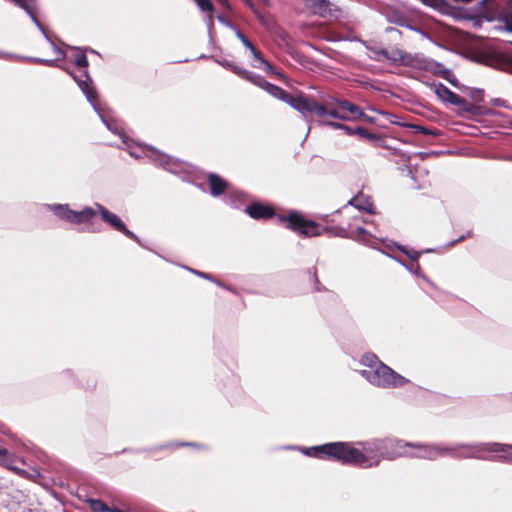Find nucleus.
I'll use <instances>...</instances> for the list:
<instances>
[{
	"label": "nucleus",
	"mask_w": 512,
	"mask_h": 512,
	"mask_svg": "<svg viewBox=\"0 0 512 512\" xmlns=\"http://www.w3.org/2000/svg\"><path fill=\"white\" fill-rule=\"evenodd\" d=\"M224 66L240 78L260 87L275 98L289 104L305 118L312 116L324 118L329 116L342 121L367 118L366 114L358 105L345 99L322 96L320 100H316L302 92L291 94L283 88L268 82L263 77L256 75L233 62H225Z\"/></svg>",
	"instance_id": "obj_1"
},
{
	"label": "nucleus",
	"mask_w": 512,
	"mask_h": 512,
	"mask_svg": "<svg viewBox=\"0 0 512 512\" xmlns=\"http://www.w3.org/2000/svg\"><path fill=\"white\" fill-rule=\"evenodd\" d=\"M362 445V450H359L348 442H332L306 448L303 453L316 458H332L343 464L373 467L381 459L392 460L403 456V448L409 444H402L401 440L374 439Z\"/></svg>",
	"instance_id": "obj_2"
},
{
	"label": "nucleus",
	"mask_w": 512,
	"mask_h": 512,
	"mask_svg": "<svg viewBox=\"0 0 512 512\" xmlns=\"http://www.w3.org/2000/svg\"><path fill=\"white\" fill-rule=\"evenodd\" d=\"M497 454V458L504 462H512V445L498 442L477 444L443 445V457L450 456L455 459L477 458L492 460L491 454Z\"/></svg>",
	"instance_id": "obj_3"
},
{
	"label": "nucleus",
	"mask_w": 512,
	"mask_h": 512,
	"mask_svg": "<svg viewBox=\"0 0 512 512\" xmlns=\"http://www.w3.org/2000/svg\"><path fill=\"white\" fill-rule=\"evenodd\" d=\"M297 236L300 237H316L320 235H328L330 237L350 238L363 245L377 248L380 239L369 233L362 226H287Z\"/></svg>",
	"instance_id": "obj_4"
},
{
	"label": "nucleus",
	"mask_w": 512,
	"mask_h": 512,
	"mask_svg": "<svg viewBox=\"0 0 512 512\" xmlns=\"http://www.w3.org/2000/svg\"><path fill=\"white\" fill-rule=\"evenodd\" d=\"M378 60L385 59L393 64H400L410 66L417 69L429 71L435 75H439L447 80L450 75V70L445 68L441 63L432 59L424 58L420 55H411L399 48L393 49H379L375 51Z\"/></svg>",
	"instance_id": "obj_5"
},
{
	"label": "nucleus",
	"mask_w": 512,
	"mask_h": 512,
	"mask_svg": "<svg viewBox=\"0 0 512 512\" xmlns=\"http://www.w3.org/2000/svg\"><path fill=\"white\" fill-rule=\"evenodd\" d=\"M361 363L366 369L361 371V375L371 384L379 387H399L408 380L393 369L379 361L378 357L372 353L363 355Z\"/></svg>",
	"instance_id": "obj_6"
},
{
	"label": "nucleus",
	"mask_w": 512,
	"mask_h": 512,
	"mask_svg": "<svg viewBox=\"0 0 512 512\" xmlns=\"http://www.w3.org/2000/svg\"><path fill=\"white\" fill-rule=\"evenodd\" d=\"M51 210L59 219L70 223L81 224L89 222L97 213H100L101 220L108 224H124L116 214L110 212L100 204H96L95 208L85 207L81 211L72 210L67 204H58L51 206Z\"/></svg>",
	"instance_id": "obj_7"
},
{
	"label": "nucleus",
	"mask_w": 512,
	"mask_h": 512,
	"mask_svg": "<svg viewBox=\"0 0 512 512\" xmlns=\"http://www.w3.org/2000/svg\"><path fill=\"white\" fill-rule=\"evenodd\" d=\"M245 211L255 220L268 221L276 218L277 221L286 222L288 224H317L312 220L304 219L303 215L298 211H278L274 206L261 202L251 203L245 208Z\"/></svg>",
	"instance_id": "obj_8"
},
{
	"label": "nucleus",
	"mask_w": 512,
	"mask_h": 512,
	"mask_svg": "<svg viewBox=\"0 0 512 512\" xmlns=\"http://www.w3.org/2000/svg\"><path fill=\"white\" fill-rule=\"evenodd\" d=\"M402 444H409L403 448L405 453L403 456L417 457L429 460H435L438 457H443V445L435 444H411L403 442Z\"/></svg>",
	"instance_id": "obj_9"
},
{
	"label": "nucleus",
	"mask_w": 512,
	"mask_h": 512,
	"mask_svg": "<svg viewBox=\"0 0 512 512\" xmlns=\"http://www.w3.org/2000/svg\"><path fill=\"white\" fill-rule=\"evenodd\" d=\"M433 87H434L435 94L442 101L448 102L455 106L462 107L467 112H470V113L475 112L476 107L473 104L467 102L463 97H461L458 94L451 91L444 84H442V83L434 84Z\"/></svg>",
	"instance_id": "obj_10"
},
{
	"label": "nucleus",
	"mask_w": 512,
	"mask_h": 512,
	"mask_svg": "<svg viewBox=\"0 0 512 512\" xmlns=\"http://www.w3.org/2000/svg\"><path fill=\"white\" fill-rule=\"evenodd\" d=\"M511 0H479L476 10L479 17L490 20L491 10L494 8H501Z\"/></svg>",
	"instance_id": "obj_11"
},
{
	"label": "nucleus",
	"mask_w": 512,
	"mask_h": 512,
	"mask_svg": "<svg viewBox=\"0 0 512 512\" xmlns=\"http://www.w3.org/2000/svg\"><path fill=\"white\" fill-rule=\"evenodd\" d=\"M349 204L354 206L355 208H357L360 211H365L369 214L376 213V208H375V205H374L371 197L368 195H365L361 192L358 193L355 197H353L349 201Z\"/></svg>",
	"instance_id": "obj_12"
},
{
	"label": "nucleus",
	"mask_w": 512,
	"mask_h": 512,
	"mask_svg": "<svg viewBox=\"0 0 512 512\" xmlns=\"http://www.w3.org/2000/svg\"><path fill=\"white\" fill-rule=\"evenodd\" d=\"M73 78L75 79L83 93L86 95L87 99L89 101H96L97 93L95 89L91 86V79L88 73L86 71H83L79 77L73 75Z\"/></svg>",
	"instance_id": "obj_13"
},
{
	"label": "nucleus",
	"mask_w": 512,
	"mask_h": 512,
	"mask_svg": "<svg viewBox=\"0 0 512 512\" xmlns=\"http://www.w3.org/2000/svg\"><path fill=\"white\" fill-rule=\"evenodd\" d=\"M208 184L210 193L215 197L224 194L228 187V182L215 173L208 175Z\"/></svg>",
	"instance_id": "obj_14"
},
{
	"label": "nucleus",
	"mask_w": 512,
	"mask_h": 512,
	"mask_svg": "<svg viewBox=\"0 0 512 512\" xmlns=\"http://www.w3.org/2000/svg\"><path fill=\"white\" fill-rule=\"evenodd\" d=\"M310 8L314 14L324 18L332 16L333 11H338L333 9V5L328 0H311Z\"/></svg>",
	"instance_id": "obj_15"
},
{
	"label": "nucleus",
	"mask_w": 512,
	"mask_h": 512,
	"mask_svg": "<svg viewBox=\"0 0 512 512\" xmlns=\"http://www.w3.org/2000/svg\"><path fill=\"white\" fill-rule=\"evenodd\" d=\"M48 46L52 49L54 57L53 58H34L35 63L52 66L55 61L61 60L65 57V52L61 48H59L54 42L48 41Z\"/></svg>",
	"instance_id": "obj_16"
},
{
	"label": "nucleus",
	"mask_w": 512,
	"mask_h": 512,
	"mask_svg": "<svg viewBox=\"0 0 512 512\" xmlns=\"http://www.w3.org/2000/svg\"><path fill=\"white\" fill-rule=\"evenodd\" d=\"M88 502L93 512H107L110 508L106 503L99 499H90Z\"/></svg>",
	"instance_id": "obj_17"
},
{
	"label": "nucleus",
	"mask_w": 512,
	"mask_h": 512,
	"mask_svg": "<svg viewBox=\"0 0 512 512\" xmlns=\"http://www.w3.org/2000/svg\"><path fill=\"white\" fill-rule=\"evenodd\" d=\"M355 133L360 138L366 139V140H369V141H375V140L379 139V137L376 134L371 133L368 129H366L364 127H356L355 128Z\"/></svg>",
	"instance_id": "obj_18"
},
{
	"label": "nucleus",
	"mask_w": 512,
	"mask_h": 512,
	"mask_svg": "<svg viewBox=\"0 0 512 512\" xmlns=\"http://www.w3.org/2000/svg\"><path fill=\"white\" fill-rule=\"evenodd\" d=\"M325 125L332 127L334 129H342L345 131L347 135H356L355 128H351L345 124L339 123V122H332V121H324Z\"/></svg>",
	"instance_id": "obj_19"
},
{
	"label": "nucleus",
	"mask_w": 512,
	"mask_h": 512,
	"mask_svg": "<svg viewBox=\"0 0 512 512\" xmlns=\"http://www.w3.org/2000/svg\"><path fill=\"white\" fill-rule=\"evenodd\" d=\"M199 9L203 12L212 14L215 10L213 3L210 0H194Z\"/></svg>",
	"instance_id": "obj_20"
},
{
	"label": "nucleus",
	"mask_w": 512,
	"mask_h": 512,
	"mask_svg": "<svg viewBox=\"0 0 512 512\" xmlns=\"http://www.w3.org/2000/svg\"><path fill=\"white\" fill-rule=\"evenodd\" d=\"M16 5L24 9L28 14L34 15V9L31 3H33L35 0H11Z\"/></svg>",
	"instance_id": "obj_21"
},
{
	"label": "nucleus",
	"mask_w": 512,
	"mask_h": 512,
	"mask_svg": "<svg viewBox=\"0 0 512 512\" xmlns=\"http://www.w3.org/2000/svg\"><path fill=\"white\" fill-rule=\"evenodd\" d=\"M75 63L80 68L88 67L89 62L84 52L80 51L77 53Z\"/></svg>",
	"instance_id": "obj_22"
},
{
	"label": "nucleus",
	"mask_w": 512,
	"mask_h": 512,
	"mask_svg": "<svg viewBox=\"0 0 512 512\" xmlns=\"http://www.w3.org/2000/svg\"><path fill=\"white\" fill-rule=\"evenodd\" d=\"M254 67H262L268 74L280 75V73L276 72L275 68L267 60H265L261 65H254Z\"/></svg>",
	"instance_id": "obj_23"
},
{
	"label": "nucleus",
	"mask_w": 512,
	"mask_h": 512,
	"mask_svg": "<svg viewBox=\"0 0 512 512\" xmlns=\"http://www.w3.org/2000/svg\"><path fill=\"white\" fill-rule=\"evenodd\" d=\"M471 236V231L470 230H467L466 232H462L461 234H459L455 239L451 240L447 246L450 247V246H453L455 245L456 243L464 240L466 237H470Z\"/></svg>",
	"instance_id": "obj_24"
},
{
	"label": "nucleus",
	"mask_w": 512,
	"mask_h": 512,
	"mask_svg": "<svg viewBox=\"0 0 512 512\" xmlns=\"http://www.w3.org/2000/svg\"><path fill=\"white\" fill-rule=\"evenodd\" d=\"M399 249L405 253L410 259H412L413 261H417L419 256H420V252L419 251H415L413 249L411 250H408L406 248H402V247H399Z\"/></svg>",
	"instance_id": "obj_25"
},
{
	"label": "nucleus",
	"mask_w": 512,
	"mask_h": 512,
	"mask_svg": "<svg viewBox=\"0 0 512 512\" xmlns=\"http://www.w3.org/2000/svg\"><path fill=\"white\" fill-rule=\"evenodd\" d=\"M185 269H187L188 271L192 272L193 274L201 277V278H204L206 280H209V281H214V278L208 274V273H205V272H202V271H198V270H195V269H192V268H189V267H185Z\"/></svg>",
	"instance_id": "obj_26"
},
{
	"label": "nucleus",
	"mask_w": 512,
	"mask_h": 512,
	"mask_svg": "<svg viewBox=\"0 0 512 512\" xmlns=\"http://www.w3.org/2000/svg\"><path fill=\"white\" fill-rule=\"evenodd\" d=\"M237 35L246 48H248L249 50L253 49L254 45L245 35H243L241 32H238Z\"/></svg>",
	"instance_id": "obj_27"
},
{
	"label": "nucleus",
	"mask_w": 512,
	"mask_h": 512,
	"mask_svg": "<svg viewBox=\"0 0 512 512\" xmlns=\"http://www.w3.org/2000/svg\"><path fill=\"white\" fill-rule=\"evenodd\" d=\"M121 233H123L124 235L134 239V240H137V236L131 232L130 230L127 229V226H124V225H121V226H115Z\"/></svg>",
	"instance_id": "obj_28"
},
{
	"label": "nucleus",
	"mask_w": 512,
	"mask_h": 512,
	"mask_svg": "<svg viewBox=\"0 0 512 512\" xmlns=\"http://www.w3.org/2000/svg\"><path fill=\"white\" fill-rule=\"evenodd\" d=\"M250 51H251L254 59L259 62V65H261L265 61L262 53L258 49L253 47V49H251Z\"/></svg>",
	"instance_id": "obj_29"
},
{
	"label": "nucleus",
	"mask_w": 512,
	"mask_h": 512,
	"mask_svg": "<svg viewBox=\"0 0 512 512\" xmlns=\"http://www.w3.org/2000/svg\"><path fill=\"white\" fill-rule=\"evenodd\" d=\"M414 129L416 132H419L423 135H432L434 134L430 129L424 127V126H420V125H415L414 126Z\"/></svg>",
	"instance_id": "obj_30"
},
{
	"label": "nucleus",
	"mask_w": 512,
	"mask_h": 512,
	"mask_svg": "<svg viewBox=\"0 0 512 512\" xmlns=\"http://www.w3.org/2000/svg\"><path fill=\"white\" fill-rule=\"evenodd\" d=\"M398 261H399V263H401L403 266H405V267H406L409 271H411V272H416L417 270H419V266H418V264H417V263H416V264H412V265L409 267V266L405 265L402 261H400V260H398Z\"/></svg>",
	"instance_id": "obj_31"
},
{
	"label": "nucleus",
	"mask_w": 512,
	"mask_h": 512,
	"mask_svg": "<svg viewBox=\"0 0 512 512\" xmlns=\"http://www.w3.org/2000/svg\"><path fill=\"white\" fill-rule=\"evenodd\" d=\"M8 455V450L0 447V462H3Z\"/></svg>",
	"instance_id": "obj_32"
},
{
	"label": "nucleus",
	"mask_w": 512,
	"mask_h": 512,
	"mask_svg": "<svg viewBox=\"0 0 512 512\" xmlns=\"http://www.w3.org/2000/svg\"><path fill=\"white\" fill-rule=\"evenodd\" d=\"M505 29L512 32V17L505 20Z\"/></svg>",
	"instance_id": "obj_33"
},
{
	"label": "nucleus",
	"mask_w": 512,
	"mask_h": 512,
	"mask_svg": "<svg viewBox=\"0 0 512 512\" xmlns=\"http://www.w3.org/2000/svg\"><path fill=\"white\" fill-rule=\"evenodd\" d=\"M245 3L247 4V6H249V8H251L253 11H256L255 9V5L254 3L252 2V0H244Z\"/></svg>",
	"instance_id": "obj_34"
},
{
	"label": "nucleus",
	"mask_w": 512,
	"mask_h": 512,
	"mask_svg": "<svg viewBox=\"0 0 512 512\" xmlns=\"http://www.w3.org/2000/svg\"><path fill=\"white\" fill-rule=\"evenodd\" d=\"M212 282H213V283H215L216 285H218V286L222 287V288L228 289V287H226L223 283H221V282H220V281H218V280H215V279H214V281H212Z\"/></svg>",
	"instance_id": "obj_35"
},
{
	"label": "nucleus",
	"mask_w": 512,
	"mask_h": 512,
	"mask_svg": "<svg viewBox=\"0 0 512 512\" xmlns=\"http://www.w3.org/2000/svg\"><path fill=\"white\" fill-rule=\"evenodd\" d=\"M222 6L224 7H228L229 6V3H228V0H217Z\"/></svg>",
	"instance_id": "obj_36"
},
{
	"label": "nucleus",
	"mask_w": 512,
	"mask_h": 512,
	"mask_svg": "<svg viewBox=\"0 0 512 512\" xmlns=\"http://www.w3.org/2000/svg\"><path fill=\"white\" fill-rule=\"evenodd\" d=\"M195 446V444L192 443H180L179 446Z\"/></svg>",
	"instance_id": "obj_37"
}]
</instances>
